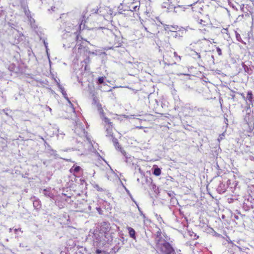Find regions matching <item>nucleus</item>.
Returning <instances> with one entry per match:
<instances>
[{
    "mask_svg": "<svg viewBox=\"0 0 254 254\" xmlns=\"http://www.w3.org/2000/svg\"><path fill=\"white\" fill-rule=\"evenodd\" d=\"M157 254H174L175 251L172 246L166 240L155 244Z\"/></svg>",
    "mask_w": 254,
    "mask_h": 254,
    "instance_id": "1",
    "label": "nucleus"
},
{
    "mask_svg": "<svg viewBox=\"0 0 254 254\" xmlns=\"http://www.w3.org/2000/svg\"><path fill=\"white\" fill-rule=\"evenodd\" d=\"M189 6H191L192 9L193 11H196V8H199L200 9H201L203 5L201 3V2L199 1V0H198L192 4H190L186 6L181 5H178L176 6V5L174 6V8H173V9L174 10V12L175 13L179 15L184 13L186 11V10L187 8H188V7Z\"/></svg>",
    "mask_w": 254,
    "mask_h": 254,
    "instance_id": "2",
    "label": "nucleus"
},
{
    "mask_svg": "<svg viewBox=\"0 0 254 254\" xmlns=\"http://www.w3.org/2000/svg\"><path fill=\"white\" fill-rule=\"evenodd\" d=\"M86 41H80L77 42L75 47H77V52L76 53V57H79L82 55H85L88 51Z\"/></svg>",
    "mask_w": 254,
    "mask_h": 254,
    "instance_id": "3",
    "label": "nucleus"
},
{
    "mask_svg": "<svg viewBox=\"0 0 254 254\" xmlns=\"http://www.w3.org/2000/svg\"><path fill=\"white\" fill-rule=\"evenodd\" d=\"M162 7L170 11L178 3V0H162Z\"/></svg>",
    "mask_w": 254,
    "mask_h": 254,
    "instance_id": "4",
    "label": "nucleus"
},
{
    "mask_svg": "<svg viewBox=\"0 0 254 254\" xmlns=\"http://www.w3.org/2000/svg\"><path fill=\"white\" fill-rule=\"evenodd\" d=\"M201 16H197L195 18L197 23L200 24L202 27H206L209 25L210 23V20L206 16L202 15L200 13Z\"/></svg>",
    "mask_w": 254,
    "mask_h": 254,
    "instance_id": "5",
    "label": "nucleus"
},
{
    "mask_svg": "<svg viewBox=\"0 0 254 254\" xmlns=\"http://www.w3.org/2000/svg\"><path fill=\"white\" fill-rule=\"evenodd\" d=\"M143 28L145 31L150 34H155L158 32V25L154 22L150 23L148 27L143 26Z\"/></svg>",
    "mask_w": 254,
    "mask_h": 254,
    "instance_id": "6",
    "label": "nucleus"
},
{
    "mask_svg": "<svg viewBox=\"0 0 254 254\" xmlns=\"http://www.w3.org/2000/svg\"><path fill=\"white\" fill-rule=\"evenodd\" d=\"M165 61L168 64H176V61H174V59L172 55H171L170 52H167L164 56Z\"/></svg>",
    "mask_w": 254,
    "mask_h": 254,
    "instance_id": "7",
    "label": "nucleus"
},
{
    "mask_svg": "<svg viewBox=\"0 0 254 254\" xmlns=\"http://www.w3.org/2000/svg\"><path fill=\"white\" fill-rule=\"evenodd\" d=\"M140 6V3L139 2H132L128 6L129 10L133 11H137L139 10Z\"/></svg>",
    "mask_w": 254,
    "mask_h": 254,
    "instance_id": "8",
    "label": "nucleus"
},
{
    "mask_svg": "<svg viewBox=\"0 0 254 254\" xmlns=\"http://www.w3.org/2000/svg\"><path fill=\"white\" fill-rule=\"evenodd\" d=\"M164 239H163L162 237V232L159 230L155 234V244H158V242L159 241V243L163 242V241H165Z\"/></svg>",
    "mask_w": 254,
    "mask_h": 254,
    "instance_id": "9",
    "label": "nucleus"
},
{
    "mask_svg": "<svg viewBox=\"0 0 254 254\" xmlns=\"http://www.w3.org/2000/svg\"><path fill=\"white\" fill-rule=\"evenodd\" d=\"M105 128L106 129L107 135L109 136H113V125H110L109 126H105Z\"/></svg>",
    "mask_w": 254,
    "mask_h": 254,
    "instance_id": "10",
    "label": "nucleus"
},
{
    "mask_svg": "<svg viewBox=\"0 0 254 254\" xmlns=\"http://www.w3.org/2000/svg\"><path fill=\"white\" fill-rule=\"evenodd\" d=\"M127 229L128 231L129 236L135 240L136 239V232L135 230L131 227H127Z\"/></svg>",
    "mask_w": 254,
    "mask_h": 254,
    "instance_id": "11",
    "label": "nucleus"
},
{
    "mask_svg": "<svg viewBox=\"0 0 254 254\" xmlns=\"http://www.w3.org/2000/svg\"><path fill=\"white\" fill-rule=\"evenodd\" d=\"M171 52V55H172L174 58V61H176V63L178 62H179L181 61V58L180 56H178L177 52Z\"/></svg>",
    "mask_w": 254,
    "mask_h": 254,
    "instance_id": "12",
    "label": "nucleus"
},
{
    "mask_svg": "<svg viewBox=\"0 0 254 254\" xmlns=\"http://www.w3.org/2000/svg\"><path fill=\"white\" fill-rule=\"evenodd\" d=\"M81 170V168L78 166L74 165L70 169V172L73 174L77 173L79 172Z\"/></svg>",
    "mask_w": 254,
    "mask_h": 254,
    "instance_id": "13",
    "label": "nucleus"
},
{
    "mask_svg": "<svg viewBox=\"0 0 254 254\" xmlns=\"http://www.w3.org/2000/svg\"><path fill=\"white\" fill-rule=\"evenodd\" d=\"M247 99L250 104H253V94L252 91H249L247 93Z\"/></svg>",
    "mask_w": 254,
    "mask_h": 254,
    "instance_id": "14",
    "label": "nucleus"
},
{
    "mask_svg": "<svg viewBox=\"0 0 254 254\" xmlns=\"http://www.w3.org/2000/svg\"><path fill=\"white\" fill-rule=\"evenodd\" d=\"M156 167L154 168V171L153 172V174L156 176H158L160 175L161 173V170L160 168H158L156 165H154L153 167Z\"/></svg>",
    "mask_w": 254,
    "mask_h": 254,
    "instance_id": "15",
    "label": "nucleus"
},
{
    "mask_svg": "<svg viewBox=\"0 0 254 254\" xmlns=\"http://www.w3.org/2000/svg\"><path fill=\"white\" fill-rule=\"evenodd\" d=\"M114 146H115V148L117 149H118L120 151L122 150V148L121 146L120 145L119 142L118 141L117 139H115V140L114 141Z\"/></svg>",
    "mask_w": 254,
    "mask_h": 254,
    "instance_id": "16",
    "label": "nucleus"
},
{
    "mask_svg": "<svg viewBox=\"0 0 254 254\" xmlns=\"http://www.w3.org/2000/svg\"><path fill=\"white\" fill-rule=\"evenodd\" d=\"M103 121L105 123V126H109L110 125H113V123L111 122L110 120L106 117H104Z\"/></svg>",
    "mask_w": 254,
    "mask_h": 254,
    "instance_id": "17",
    "label": "nucleus"
},
{
    "mask_svg": "<svg viewBox=\"0 0 254 254\" xmlns=\"http://www.w3.org/2000/svg\"><path fill=\"white\" fill-rule=\"evenodd\" d=\"M105 78V77L104 76L99 77L97 79V83L99 85L103 83L104 82Z\"/></svg>",
    "mask_w": 254,
    "mask_h": 254,
    "instance_id": "18",
    "label": "nucleus"
},
{
    "mask_svg": "<svg viewBox=\"0 0 254 254\" xmlns=\"http://www.w3.org/2000/svg\"><path fill=\"white\" fill-rule=\"evenodd\" d=\"M106 224L102 225L101 227V231L106 233V231H108V228H106Z\"/></svg>",
    "mask_w": 254,
    "mask_h": 254,
    "instance_id": "19",
    "label": "nucleus"
},
{
    "mask_svg": "<svg viewBox=\"0 0 254 254\" xmlns=\"http://www.w3.org/2000/svg\"><path fill=\"white\" fill-rule=\"evenodd\" d=\"M96 253L97 254H106V253H105V252H102V251H101L99 249H97L96 251Z\"/></svg>",
    "mask_w": 254,
    "mask_h": 254,
    "instance_id": "20",
    "label": "nucleus"
},
{
    "mask_svg": "<svg viewBox=\"0 0 254 254\" xmlns=\"http://www.w3.org/2000/svg\"><path fill=\"white\" fill-rule=\"evenodd\" d=\"M216 51H217L218 54L219 56L222 55V51H221V49L220 48L217 47L216 48Z\"/></svg>",
    "mask_w": 254,
    "mask_h": 254,
    "instance_id": "21",
    "label": "nucleus"
},
{
    "mask_svg": "<svg viewBox=\"0 0 254 254\" xmlns=\"http://www.w3.org/2000/svg\"><path fill=\"white\" fill-rule=\"evenodd\" d=\"M195 54L197 55L198 58L200 59L201 56L200 54L195 52Z\"/></svg>",
    "mask_w": 254,
    "mask_h": 254,
    "instance_id": "22",
    "label": "nucleus"
},
{
    "mask_svg": "<svg viewBox=\"0 0 254 254\" xmlns=\"http://www.w3.org/2000/svg\"><path fill=\"white\" fill-rule=\"evenodd\" d=\"M81 24H80L79 25V27H78V28L79 29V30H80V28H81Z\"/></svg>",
    "mask_w": 254,
    "mask_h": 254,
    "instance_id": "23",
    "label": "nucleus"
},
{
    "mask_svg": "<svg viewBox=\"0 0 254 254\" xmlns=\"http://www.w3.org/2000/svg\"><path fill=\"white\" fill-rule=\"evenodd\" d=\"M78 38H79V35H77V37H76L77 40L78 39Z\"/></svg>",
    "mask_w": 254,
    "mask_h": 254,
    "instance_id": "24",
    "label": "nucleus"
},
{
    "mask_svg": "<svg viewBox=\"0 0 254 254\" xmlns=\"http://www.w3.org/2000/svg\"><path fill=\"white\" fill-rule=\"evenodd\" d=\"M18 230V229H15L14 230V231H15V232H17Z\"/></svg>",
    "mask_w": 254,
    "mask_h": 254,
    "instance_id": "25",
    "label": "nucleus"
},
{
    "mask_svg": "<svg viewBox=\"0 0 254 254\" xmlns=\"http://www.w3.org/2000/svg\"><path fill=\"white\" fill-rule=\"evenodd\" d=\"M241 96H243V97H244V94H243V93H242V94H241Z\"/></svg>",
    "mask_w": 254,
    "mask_h": 254,
    "instance_id": "26",
    "label": "nucleus"
},
{
    "mask_svg": "<svg viewBox=\"0 0 254 254\" xmlns=\"http://www.w3.org/2000/svg\"><path fill=\"white\" fill-rule=\"evenodd\" d=\"M96 97H94V100L95 102L96 101Z\"/></svg>",
    "mask_w": 254,
    "mask_h": 254,
    "instance_id": "27",
    "label": "nucleus"
},
{
    "mask_svg": "<svg viewBox=\"0 0 254 254\" xmlns=\"http://www.w3.org/2000/svg\"><path fill=\"white\" fill-rule=\"evenodd\" d=\"M101 110H102V113H103V110L102 109H101Z\"/></svg>",
    "mask_w": 254,
    "mask_h": 254,
    "instance_id": "28",
    "label": "nucleus"
},
{
    "mask_svg": "<svg viewBox=\"0 0 254 254\" xmlns=\"http://www.w3.org/2000/svg\"><path fill=\"white\" fill-rule=\"evenodd\" d=\"M67 100L69 102H70L69 100L68 99H67Z\"/></svg>",
    "mask_w": 254,
    "mask_h": 254,
    "instance_id": "29",
    "label": "nucleus"
}]
</instances>
